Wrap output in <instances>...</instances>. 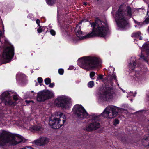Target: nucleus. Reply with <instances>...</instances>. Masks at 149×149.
Wrapping results in <instances>:
<instances>
[{
	"label": "nucleus",
	"mask_w": 149,
	"mask_h": 149,
	"mask_svg": "<svg viewBox=\"0 0 149 149\" xmlns=\"http://www.w3.org/2000/svg\"><path fill=\"white\" fill-rule=\"evenodd\" d=\"M93 27L92 32L82 37L81 36L82 32L81 30L77 31L76 35L80 39H84L93 37H104L107 33L108 31V28L106 22H104L102 20L97 18L95 20V22L90 23Z\"/></svg>",
	"instance_id": "obj_1"
},
{
	"label": "nucleus",
	"mask_w": 149,
	"mask_h": 149,
	"mask_svg": "<svg viewBox=\"0 0 149 149\" xmlns=\"http://www.w3.org/2000/svg\"><path fill=\"white\" fill-rule=\"evenodd\" d=\"M131 8L127 6L126 8H123L120 5L118 11L115 14V22L118 27L125 29L129 23L127 18H130L132 16Z\"/></svg>",
	"instance_id": "obj_2"
},
{
	"label": "nucleus",
	"mask_w": 149,
	"mask_h": 149,
	"mask_svg": "<svg viewBox=\"0 0 149 149\" xmlns=\"http://www.w3.org/2000/svg\"><path fill=\"white\" fill-rule=\"evenodd\" d=\"M23 142L20 136L11 134L7 132L3 131L0 132V146H5L7 144L15 145Z\"/></svg>",
	"instance_id": "obj_3"
},
{
	"label": "nucleus",
	"mask_w": 149,
	"mask_h": 149,
	"mask_svg": "<svg viewBox=\"0 0 149 149\" xmlns=\"http://www.w3.org/2000/svg\"><path fill=\"white\" fill-rule=\"evenodd\" d=\"M79 64L80 67L88 70L100 66L101 65V61L97 57H85L79 61Z\"/></svg>",
	"instance_id": "obj_4"
},
{
	"label": "nucleus",
	"mask_w": 149,
	"mask_h": 149,
	"mask_svg": "<svg viewBox=\"0 0 149 149\" xmlns=\"http://www.w3.org/2000/svg\"><path fill=\"white\" fill-rule=\"evenodd\" d=\"M101 115L99 116L95 115L93 116L92 117L91 122L88 123L84 128V130L87 132H91L99 129L100 127V125L98 121L100 120L99 117Z\"/></svg>",
	"instance_id": "obj_5"
},
{
	"label": "nucleus",
	"mask_w": 149,
	"mask_h": 149,
	"mask_svg": "<svg viewBox=\"0 0 149 149\" xmlns=\"http://www.w3.org/2000/svg\"><path fill=\"white\" fill-rule=\"evenodd\" d=\"M117 108L113 106L107 107L101 115L105 118H112L116 116L118 114Z\"/></svg>",
	"instance_id": "obj_6"
},
{
	"label": "nucleus",
	"mask_w": 149,
	"mask_h": 149,
	"mask_svg": "<svg viewBox=\"0 0 149 149\" xmlns=\"http://www.w3.org/2000/svg\"><path fill=\"white\" fill-rule=\"evenodd\" d=\"M71 103L70 98L63 96L58 97L54 102L55 104L57 106L65 108H68Z\"/></svg>",
	"instance_id": "obj_7"
},
{
	"label": "nucleus",
	"mask_w": 149,
	"mask_h": 149,
	"mask_svg": "<svg viewBox=\"0 0 149 149\" xmlns=\"http://www.w3.org/2000/svg\"><path fill=\"white\" fill-rule=\"evenodd\" d=\"M53 96V94L50 91L44 90L37 93L36 99L39 102H43L52 97Z\"/></svg>",
	"instance_id": "obj_8"
},
{
	"label": "nucleus",
	"mask_w": 149,
	"mask_h": 149,
	"mask_svg": "<svg viewBox=\"0 0 149 149\" xmlns=\"http://www.w3.org/2000/svg\"><path fill=\"white\" fill-rule=\"evenodd\" d=\"M74 110L75 111V115L79 119H83L90 117V116L81 105H75L74 107Z\"/></svg>",
	"instance_id": "obj_9"
},
{
	"label": "nucleus",
	"mask_w": 149,
	"mask_h": 149,
	"mask_svg": "<svg viewBox=\"0 0 149 149\" xmlns=\"http://www.w3.org/2000/svg\"><path fill=\"white\" fill-rule=\"evenodd\" d=\"M14 50L13 46L11 45L6 47L4 49L3 54L2 58L4 59L7 60V62L11 59L14 55Z\"/></svg>",
	"instance_id": "obj_10"
},
{
	"label": "nucleus",
	"mask_w": 149,
	"mask_h": 149,
	"mask_svg": "<svg viewBox=\"0 0 149 149\" xmlns=\"http://www.w3.org/2000/svg\"><path fill=\"white\" fill-rule=\"evenodd\" d=\"M0 99L6 105H12L13 104V102L12 101L10 94L7 91L2 93L0 96Z\"/></svg>",
	"instance_id": "obj_11"
},
{
	"label": "nucleus",
	"mask_w": 149,
	"mask_h": 149,
	"mask_svg": "<svg viewBox=\"0 0 149 149\" xmlns=\"http://www.w3.org/2000/svg\"><path fill=\"white\" fill-rule=\"evenodd\" d=\"M113 89L112 87L106 86L105 91L102 95V99L105 101L109 100L112 99L113 97Z\"/></svg>",
	"instance_id": "obj_12"
},
{
	"label": "nucleus",
	"mask_w": 149,
	"mask_h": 149,
	"mask_svg": "<svg viewBox=\"0 0 149 149\" xmlns=\"http://www.w3.org/2000/svg\"><path fill=\"white\" fill-rule=\"evenodd\" d=\"M62 122H60L58 118L54 117L50 119L49 120V124L54 129H58L63 126Z\"/></svg>",
	"instance_id": "obj_13"
},
{
	"label": "nucleus",
	"mask_w": 149,
	"mask_h": 149,
	"mask_svg": "<svg viewBox=\"0 0 149 149\" xmlns=\"http://www.w3.org/2000/svg\"><path fill=\"white\" fill-rule=\"evenodd\" d=\"M49 141V140L48 139L43 137L35 141V143L38 146H41L47 144Z\"/></svg>",
	"instance_id": "obj_14"
},
{
	"label": "nucleus",
	"mask_w": 149,
	"mask_h": 149,
	"mask_svg": "<svg viewBox=\"0 0 149 149\" xmlns=\"http://www.w3.org/2000/svg\"><path fill=\"white\" fill-rule=\"evenodd\" d=\"M59 115V118H58V120L60 121V122H62L63 125L64 123L66 121V117L65 115L63 113L60 112L58 113Z\"/></svg>",
	"instance_id": "obj_15"
},
{
	"label": "nucleus",
	"mask_w": 149,
	"mask_h": 149,
	"mask_svg": "<svg viewBox=\"0 0 149 149\" xmlns=\"http://www.w3.org/2000/svg\"><path fill=\"white\" fill-rule=\"evenodd\" d=\"M143 145L145 146H149V134L142 139Z\"/></svg>",
	"instance_id": "obj_16"
},
{
	"label": "nucleus",
	"mask_w": 149,
	"mask_h": 149,
	"mask_svg": "<svg viewBox=\"0 0 149 149\" xmlns=\"http://www.w3.org/2000/svg\"><path fill=\"white\" fill-rule=\"evenodd\" d=\"M30 128L31 131H41L42 130V127L38 125L33 126Z\"/></svg>",
	"instance_id": "obj_17"
},
{
	"label": "nucleus",
	"mask_w": 149,
	"mask_h": 149,
	"mask_svg": "<svg viewBox=\"0 0 149 149\" xmlns=\"http://www.w3.org/2000/svg\"><path fill=\"white\" fill-rule=\"evenodd\" d=\"M142 51L145 52L147 55L149 54V44H145L143 45Z\"/></svg>",
	"instance_id": "obj_18"
},
{
	"label": "nucleus",
	"mask_w": 149,
	"mask_h": 149,
	"mask_svg": "<svg viewBox=\"0 0 149 149\" xmlns=\"http://www.w3.org/2000/svg\"><path fill=\"white\" fill-rule=\"evenodd\" d=\"M107 78L111 81H112L113 80H114L116 81V78L114 74L109 75L108 76Z\"/></svg>",
	"instance_id": "obj_19"
},
{
	"label": "nucleus",
	"mask_w": 149,
	"mask_h": 149,
	"mask_svg": "<svg viewBox=\"0 0 149 149\" xmlns=\"http://www.w3.org/2000/svg\"><path fill=\"white\" fill-rule=\"evenodd\" d=\"M56 0H46L47 3L49 5H52L56 2Z\"/></svg>",
	"instance_id": "obj_20"
},
{
	"label": "nucleus",
	"mask_w": 149,
	"mask_h": 149,
	"mask_svg": "<svg viewBox=\"0 0 149 149\" xmlns=\"http://www.w3.org/2000/svg\"><path fill=\"white\" fill-rule=\"evenodd\" d=\"M140 58L141 59L143 60L146 62H148V61L147 58L144 56V55L142 54V52L141 53V54L140 56Z\"/></svg>",
	"instance_id": "obj_21"
},
{
	"label": "nucleus",
	"mask_w": 149,
	"mask_h": 149,
	"mask_svg": "<svg viewBox=\"0 0 149 149\" xmlns=\"http://www.w3.org/2000/svg\"><path fill=\"white\" fill-rule=\"evenodd\" d=\"M94 86V83L93 81H90L88 84V86L89 88H92Z\"/></svg>",
	"instance_id": "obj_22"
},
{
	"label": "nucleus",
	"mask_w": 149,
	"mask_h": 149,
	"mask_svg": "<svg viewBox=\"0 0 149 149\" xmlns=\"http://www.w3.org/2000/svg\"><path fill=\"white\" fill-rule=\"evenodd\" d=\"M45 82L46 84L48 85L50 83L51 79L49 78H47L45 79Z\"/></svg>",
	"instance_id": "obj_23"
},
{
	"label": "nucleus",
	"mask_w": 149,
	"mask_h": 149,
	"mask_svg": "<svg viewBox=\"0 0 149 149\" xmlns=\"http://www.w3.org/2000/svg\"><path fill=\"white\" fill-rule=\"evenodd\" d=\"M147 15H148V17H147V18L146 19L145 21L146 24L148 23L149 22V10L147 12Z\"/></svg>",
	"instance_id": "obj_24"
},
{
	"label": "nucleus",
	"mask_w": 149,
	"mask_h": 149,
	"mask_svg": "<svg viewBox=\"0 0 149 149\" xmlns=\"http://www.w3.org/2000/svg\"><path fill=\"white\" fill-rule=\"evenodd\" d=\"M95 72H91L90 74V77L92 78V79H93L94 78H92V77L95 76Z\"/></svg>",
	"instance_id": "obj_25"
},
{
	"label": "nucleus",
	"mask_w": 149,
	"mask_h": 149,
	"mask_svg": "<svg viewBox=\"0 0 149 149\" xmlns=\"http://www.w3.org/2000/svg\"><path fill=\"white\" fill-rule=\"evenodd\" d=\"M119 123V120L117 119H115L114 120L113 125L115 126H116L117 124H118Z\"/></svg>",
	"instance_id": "obj_26"
},
{
	"label": "nucleus",
	"mask_w": 149,
	"mask_h": 149,
	"mask_svg": "<svg viewBox=\"0 0 149 149\" xmlns=\"http://www.w3.org/2000/svg\"><path fill=\"white\" fill-rule=\"evenodd\" d=\"M50 32L51 34L53 36H54L56 34L55 31L52 29L50 30Z\"/></svg>",
	"instance_id": "obj_27"
},
{
	"label": "nucleus",
	"mask_w": 149,
	"mask_h": 149,
	"mask_svg": "<svg viewBox=\"0 0 149 149\" xmlns=\"http://www.w3.org/2000/svg\"><path fill=\"white\" fill-rule=\"evenodd\" d=\"M64 72V70L63 69H60L58 70V72L60 74H62Z\"/></svg>",
	"instance_id": "obj_28"
},
{
	"label": "nucleus",
	"mask_w": 149,
	"mask_h": 149,
	"mask_svg": "<svg viewBox=\"0 0 149 149\" xmlns=\"http://www.w3.org/2000/svg\"><path fill=\"white\" fill-rule=\"evenodd\" d=\"M140 33H134L133 34V36L136 37V36H140Z\"/></svg>",
	"instance_id": "obj_29"
},
{
	"label": "nucleus",
	"mask_w": 149,
	"mask_h": 149,
	"mask_svg": "<svg viewBox=\"0 0 149 149\" xmlns=\"http://www.w3.org/2000/svg\"><path fill=\"white\" fill-rule=\"evenodd\" d=\"M38 82L39 83H42L43 81V80L42 78L41 77H39L38 79Z\"/></svg>",
	"instance_id": "obj_30"
},
{
	"label": "nucleus",
	"mask_w": 149,
	"mask_h": 149,
	"mask_svg": "<svg viewBox=\"0 0 149 149\" xmlns=\"http://www.w3.org/2000/svg\"><path fill=\"white\" fill-rule=\"evenodd\" d=\"M103 75H99L97 78V80H101L103 79Z\"/></svg>",
	"instance_id": "obj_31"
},
{
	"label": "nucleus",
	"mask_w": 149,
	"mask_h": 149,
	"mask_svg": "<svg viewBox=\"0 0 149 149\" xmlns=\"http://www.w3.org/2000/svg\"><path fill=\"white\" fill-rule=\"evenodd\" d=\"M140 77V75L138 74L137 73H136V74H135V75L134 78H137L138 79H139Z\"/></svg>",
	"instance_id": "obj_32"
},
{
	"label": "nucleus",
	"mask_w": 149,
	"mask_h": 149,
	"mask_svg": "<svg viewBox=\"0 0 149 149\" xmlns=\"http://www.w3.org/2000/svg\"><path fill=\"white\" fill-rule=\"evenodd\" d=\"M38 32V33H40L42 31V30L41 28H39L37 29Z\"/></svg>",
	"instance_id": "obj_33"
},
{
	"label": "nucleus",
	"mask_w": 149,
	"mask_h": 149,
	"mask_svg": "<svg viewBox=\"0 0 149 149\" xmlns=\"http://www.w3.org/2000/svg\"><path fill=\"white\" fill-rule=\"evenodd\" d=\"M13 98L14 100L16 101L18 100V98L17 97V96L15 95L13 96Z\"/></svg>",
	"instance_id": "obj_34"
},
{
	"label": "nucleus",
	"mask_w": 149,
	"mask_h": 149,
	"mask_svg": "<svg viewBox=\"0 0 149 149\" xmlns=\"http://www.w3.org/2000/svg\"><path fill=\"white\" fill-rule=\"evenodd\" d=\"M54 86V83H50L49 85V87H50L51 88H52Z\"/></svg>",
	"instance_id": "obj_35"
},
{
	"label": "nucleus",
	"mask_w": 149,
	"mask_h": 149,
	"mask_svg": "<svg viewBox=\"0 0 149 149\" xmlns=\"http://www.w3.org/2000/svg\"><path fill=\"white\" fill-rule=\"evenodd\" d=\"M97 3L100 4L102 2V0H97Z\"/></svg>",
	"instance_id": "obj_36"
},
{
	"label": "nucleus",
	"mask_w": 149,
	"mask_h": 149,
	"mask_svg": "<svg viewBox=\"0 0 149 149\" xmlns=\"http://www.w3.org/2000/svg\"><path fill=\"white\" fill-rule=\"evenodd\" d=\"M36 22L37 24H39L40 23V20L38 19H37L36 20Z\"/></svg>",
	"instance_id": "obj_37"
},
{
	"label": "nucleus",
	"mask_w": 149,
	"mask_h": 149,
	"mask_svg": "<svg viewBox=\"0 0 149 149\" xmlns=\"http://www.w3.org/2000/svg\"><path fill=\"white\" fill-rule=\"evenodd\" d=\"M83 4L84 5H87L88 3L87 2H83Z\"/></svg>",
	"instance_id": "obj_38"
},
{
	"label": "nucleus",
	"mask_w": 149,
	"mask_h": 149,
	"mask_svg": "<svg viewBox=\"0 0 149 149\" xmlns=\"http://www.w3.org/2000/svg\"><path fill=\"white\" fill-rule=\"evenodd\" d=\"M2 35V32L1 31H0V39H1V36Z\"/></svg>",
	"instance_id": "obj_39"
},
{
	"label": "nucleus",
	"mask_w": 149,
	"mask_h": 149,
	"mask_svg": "<svg viewBox=\"0 0 149 149\" xmlns=\"http://www.w3.org/2000/svg\"><path fill=\"white\" fill-rule=\"evenodd\" d=\"M25 102H26V103H29L30 102V101H28V100H26Z\"/></svg>",
	"instance_id": "obj_40"
},
{
	"label": "nucleus",
	"mask_w": 149,
	"mask_h": 149,
	"mask_svg": "<svg viewBox=\"0 0 149 149\" xmlns=\"http://www.w3.org/2000/svg\"><path fill=\"white\" fill-rule=\"evenodd\" d=\"M136 65V63L135 62H134L133 63V65L134 66H135Z\"/></svg>",
	"instance_id": "obj_41"
},
{
	"label": "nucleus",
	"mask_w": 149,
	"mask_h": 149,
	"mask_svg": "<svg viewBox=\"0 0 149 149\" xmlns=\"http://www.w3.org/2000/svg\"><path fill=\"white\" fill-rule=\"evenodd\" d=\"M134 22H135V23H136V24H138V23H139V22H138L135 21V20H134Z\"/></svg>",
	"instance_id": "obj_42"
},
{
	"label": "nucleus",
	"mask_w": 149,
	"mask_h": 149,
	"mask_svg": "<svg viewBox=\"0 0 149 149\" xmlns=\"http://www.w3.org/2000/svg\"><path fill=\"white\" fill-rule=\"evenodd\" d=\"M38 25V26H39V28H41V26H40V23H39V24H37Z\"/></svg>",
	"instance_id": "obj_43"
},
{
	"label": "nucleus",
	"mask_w": 149,
	"mask_h": 149,
	"mask_svg": "<svg viewBox=\"0 0 149 149\" xmlns=\"http://www.w3.org/2000/svg\"><path fill=\"white\" fill-rule=\"evenodd\" d=\"M82 21L79 22V24H81V23H82Z\"/></svg>",
	"instance_id": "obj_44"
},
{
	"label": "nucleus",
	"mask_w": 149,
	"mask_h": 149,
	"mask_svg": "<svg viewBox=\"0 0 149 149\" xmlns=\"http://www.w3.org/2000/svg\"><path fill=\"white\" fill-rule=\"evenodd\" d=\"M139 39H140V40H142V38H141V37H140Z\"/></svg>",
	"instance_id": "obj_45"
},
{
	"label": "nucleus",
	"mask_w": 149,
	"mask_h": 149,
	"mask_svg": "<svg viewBox=\"0 0 149 149\" xmlns=\"http://www.w3.org/2000/svg\"><path fill=\"white\" fill-rule=\"evenodd\" d=\"M31 92H32V93H33V91H31Z\"/></svg>",
	"instance_id": "obj_46"
},
{
	"label": "nucleus",
	"mask_w": 149,
	"mask_h": 149,
	"mask_svg": "<svg viewBox=\"0 0 149 149\" xmlns=\"http://www.w3.org/2000/svg\"><path fill=\"white\" fill-rule=\"evenodd\" d=\"M31 102H33V101H31Z\"/></svg>",
	"instance_id": "obj_47"
},
{
	"label": "nucleus",
	"mask_w": 149,
	"mask_h": 149,
	"mask_svg": "<svg viewBox=\"0 0 149 149\" xmlns=\"http://www.w3.org/2000/svg\"><path fill=\"white\" fill-rule=\"evenodd\" d=\"M31 102H33V101H31Z\"/></svg>",
	"instance_id": "obj_48"
}]
</instances>
